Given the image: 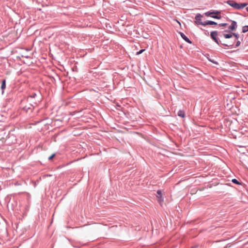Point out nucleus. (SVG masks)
<instances>
[{"instance_id": "22", "label": "nucleus", "mask_w": 248, "mask_h": 248, "mask_svg": "<svg viewBox=\"0 0 248 248\" xmlns=\"http://www.w3.org/2000/svg\"><path fill=\"white\" fill-rule=\"evenodd\" d=\"M232 35H233L234 36H235V37L236 38H238V34H236L235 33H232Z\"/></svg>"}, {"instance_id": "13", "label": "nucleus", "mask_w": 248, "mask_h": 248, "mask_svg": "<svg viewBox=\"0 0 248 248\" xmlns=\"http://www.w3.org/2000/svg\"><path fill=\"white\" fill-rule=\"evenodd\" d=\"M215 14H213L212 16H211V17L214 18H217V19H220L221 18V16H217V15H215Z\"/></svg>"}, {"instance_id": "23", "label": "nucleus", "mask_w": 248, "mask_h": 248, "mask_svg": "<svg viewBox=\"0 0 248 248\" xmlns=\"http://www.w3.org/2000/svg\"><path fill=\"white\" fill-rule=\"evenodd\" d=\"M246 10H247V11L248 12V7H247L246 8Z\"/></svg>"}, {"instance_id": "8", "label": "nucleus", "mask_w": 248, "mask_h": 248, "mask_svg": "<svg viewBox=\"0 0 248 248\" xmlns=\"http://www.w3.org/2000/svg\"><path fill=\"white\" fill-rule=\"evenodd\" d=\"M217 23L214 21H208L204 22V26H205L206 25H217Z\"/></svg>"}, {"instance_id": "9", "label": "nucleus", "mask_w": 248, "mask_h": 248, "mask_svg": "<svg viewBox=\"0 0 248 248\" xmlns=\"http://www.w3.org/2000/svg\"><path fill=\"white\" fill-rule=\"evenodd\" d=\"M5 88H6V81H5V80H3L2 81L1 88L2 90L3 91L5 89Z\"/></svg>"}, {"instance_id": "1", "label": "nucleus", "mask_w": 248, "mask_h": 248, "mask_svg": "<svg viewBox=\"0 0 248 248\" xmlns=\"http://www.w3.org/2000/svg\"><path fill=\"white\" fill-rule=\"evenodd\" d=\"M227 3L232 7L233 8L236 9H241L244 8L247 5V3H237L233 0H228Z\"/></svg>"}, {"instance_id": "7", "label": "nucleus", "mask_w": 248, "mask_h": 248, "mask_svg": "<svg viewBox=\"0 0 248 248\" xmlns=\"http://www.w3.org/2000/svg\"><path fill=\"white\" fill-rule=\"evenodd\" d=\"M220 14V12H206L204 14L206 16H212L213 14Z\"/></svg>"}, {"instance_id": "20", "label": "nucleus", "mask_w": 248, "mask_h": 248, "mask_svg": "<svg viewBox=\"0 0 248 248\" xmlns=\"http://www.w3.org/2000/svg\"><path fill=\"white\" fill-rule=\"evenodd\" d=\"M240 45V42L239 41H237L236 44V46L237 47Z\"/></svg>"}, {"instance_id": "10", "label": "nucleus", "mask_w": 248, "mask_h": 248, "mask_svg": "<svg viewBox=\"0 0 248 248\" xmlns=\"http://www.w3.org/2000/svg\"><path fill=\"white\" fill-rule=\"evenodd\" d=\"M178 115L183 118L185 117V113L182 110H179L178 112Z\"/></svg>"}, {"instance_id": "3", "label": "nucleus", "mask_w": 248, "mask_h": 248, "mask_svg": "<svg viewBox=\"0 0 248 248\" xmlns=\"http://www.w3.org/2000/svg\"><path fill=\"white\" fill-rule=\"evenodd\" d=\"M217 31H214L211 32V36L212 38L218 44L217 39Z\"/></svg>"}, {"instance_id": "11", "label": "nucleus", "mask_w": 248, "mask_h": 248, "mask_svg": "<svg viewBox=\"0 0 248 248\" xmlns=\"http://www.w3.org/2000/svg\"><path fill=\"white\" fill-rule=\"evenodd\" d=\"M224 37L225 38H230L232 37V33H229V34H223Z\"/></svg>"}, {"instance_id": "17", "label": "nucleus", "mask_w": 248, "mask_h": 248, "mask_svg": "<svg viewBox=\"0 0 248 248\" xmlns=\"http://www.w3.org/2000/svg\"><path fill=\"white\" fill-rule=\"evenodd\" d=\"M232 182L236 184L240 185V183L235 179H232Z\"/></svg>"}, {"instance_id": "4", "label": "nucleus", "mask_w": 248, "mask_h": 248, "mask_svg": "<svg viewBox=\"0 0 248 248\" xmlns=\"http://www.w3.org/2000/svg\"><path fill=\"white\" fill-rule=\"evenodd\" d=\"M237 27V24L235 21H232L231 25L229 26V29H230L232 31H234L235 30L236 28Z\"/></svg>"}, {"instance_id": "21", "label": "nucleus", "mask_w": 248, "mask_h": 248, "mask_svg": "<svg viewBox=\"0 0 248 248\" xmlns=\"http://www.w3.org/2000/svg\"><path fill=\"white\" fill-rule=\"evenodd\" d=\"M55 155L53 154L52 155H51V156H50L49 157H48V159L50 160Z\"/></svg>"}, {"instance_id": "15", "label": "nucleus", "mask_w": 248, "mask_h": 248, "mask_svg": "<svg viewBox=\"0 0 248 248\" xmlns=\"http://www.w3.org/2000/svg\"><path fill=\"white\" fill-rule=\"evenodd\" d=\"M215 14H213L212 16H211V17L214 18H217V19H220L221 18V16H217V15H215Z\"/></svg>"}, {"instance_id": "5", "label": "nucleus", "mask_w": 248, "mask_h": 248, "mask_svg": "<svg viewBox=\"0 0 248 248\" xmlns=\"http://www.w3.org/2000/svg\"><path fill=\"white\" fill-rule=\"evenodd\" d=\"M157 198H158V202L161 203L162 202H163V199L162 197V194H161V190H158L157 191Z\"/></svg>"}, {"instance_id": "18", "label": "nucleus", "mask_w": 248, "mask_h": 248, "mask_svg": "<svg viewBox=\"0 0 248 248\" xmlns=\"http://www.w3.org/2000/svg\"><path fill=\"white\" fill-rule=\"evenodd\" d=\"M145 51V49H141L140 50V51H138L137 52V55H140V54H141L143 52H144Z\"/></svg>"}, {"instance_id": "14", "label": "nucleus", "mask_w": 248, "mask_h": 248, "mask_svg": "<svg viewBox=\"0 0 248 248\" xmlns=\"http://www.w3.org/2000/svg\"><path fill=\"white\" fill-rule=\"evenodd\" d=\"M215 14H213L212 16H211V17L214 18H217V19H220L221 18V16H217V15H215Z\"/></svg>"}, {"instance_id": "12", "label": "nucleus", "mask_w": 248, "mask_h": 248, "mask_svg": "<svg viewBox=\"0 0 248 248\" xmlns=\"http://www.w3.org/2000/svg\"><path fill=\"white\" fill-rule=\"evenodd\" d=\"M243 32L245 33L248 31V26H245L243 27Z\"/></svg>"}, {"instance_id": "19", "label": "nucleus", "mask_w": 248, "mask_h": 248, "mask_svg": "<svg viewBox=\"0 0 248 248\" xmlns=\"http://www.w3.org/2000/svg\"><path fill=\"white\" fill-rule=\"evenodd\" d=\"M227 25V23H221V24H219V26H223V27H225Z\"/></svg>"}, {"instance_id": "16", "label": "nucleus", "mask_w": 248, "mask_h": 248, "mask_svg": "<svg viewBox=\"0 0 248 248\" xmlns=\"http://www.w3.org/2000/svg\"><path fill=\"white\" fill-rule=\"evenodd\" d=\"M215 14H213L212 16H211V17L214 18H217V19H220L221 18V16H217V15H215Z\"/></svg>"}, {"instance_id": "2", "label": "nucleus", "mask_w": 248, "mask_h": 248, "mask_svg": "<svg viewBox=\"0 0 248 248\" xmlns=\"http://www.w3.org/2000/svg\"><path fill=\"white\" fill-rule=\"evenodd\" d=\"M202 16L200 14H197L195 16V23L198 25H202L204 26V22H202Z\"/></svg>"}, {"instance_id": "6", "label": "nucleus", "mask_w": 248, "mask_h": 248, "mask_svg": "<svg viewBox=\"0 0 248 248\" xmlns=\"http://www.w3.org/2000/svg\"><path fill=\"white\" fill-rule=\"evenodd\" d=\"M180 34L181 35V36L182 37V38L185 40L186 41V42L189 43V44H191V42L190 41V40L182 32H180Z\"/></svg>"}]
</instances>
